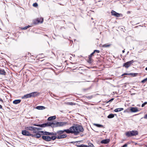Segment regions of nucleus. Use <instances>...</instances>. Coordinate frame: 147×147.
<instances>
[{
    "mask_svg": "<svg viewBox=\"0 0 147 147\" xmlns=\"http://www.w3.org/2000/svg\"><path fill=\"white\" fill-rule=\"evenodd\" d=\"M31 97L30 94H28L26 95H24L22 98H28Z\"/></svg>",
    "mask_w": 147,
    "mask_h": 147,
    "instance_id": "nucleus-18",
    "label": "nucleus"
},
{
    "mask_svg": "<svg viewBox=\"0 0 147 147\" xmlns=\"http://www.w3.org/2000/svg\"><path fill=\"white\" fill-rule=\"evenodd\" d=\"M29 136H31L35 138V134L34 135L32 134H31L30 133L29 135Z\"/></svg>",
    "mask_w": 147,
    "mask_h": 147,
    "instance_id": "nucleus-35",
    "label": "nucleus"
},
{
    "mask_svg": "<svg viewBox=\"0 0 147 147\" xmlns=\"http://www.w3.org/2000/svg\"><path fill=\"white\" fill-rule=\"evenodd\" d=\"M48 125V124L47 123H43L42 124H33V125L34 126H39V127H46Z\"/></svg>",
    "mask_w": 147,
    "mask_h": 147,
    "instance_id": "nucleus-9",
    "label": "nucleus"
},
{
    "mask_svg": "<svg viewBox=\"0 0 147 147\" xmlns=\"http://www.w3.org/2000/svg\"><path fill=\"white\" fill-rule=\"evenodd\" d=\"M66 131L67 134H73L76 135V125L71 127Z\"/></svg>",
    "mask_w": 147,
    "mask_h": 147,
    "instance_id": "nucleus-1",
    "label": "nucleus"
},
{
    "mask_svg": "<svg viewBox=\"0 0 147 147\" xmlns=\"http://www.w3.org/2000/svg\"><path fill=\"white\" fill-rule=\"evenodd\" d=\"M111 13L112 15L116 17H119L120 16V14L116 12L113 10L112 11Z\"/></svg>",
    "mask_w": 147,
    "mask_h": 147,
    "instance_id": "nucleus-10",
    "label": "nucleus"
},
{
    "mask_svg": "<svg viewBox=\"0 0 147 147\" xmlns=\"http://www.w3.org/2000/svg\"><path fill=\"white\" fill-rule=\"evenodd\" d=\"M94 53H95V52H96L97 53H99L100 52V51L99 50H94Z\"/></svg>",
    "mask_w": 147,
    "mask_h": 147,
    "instance_id": "nucleus-41",
    "label": "nucleus"
},
{
    "mask_svg": "<svg viewBox=\"0 0 147 147\" xmlns=\"http://www.w3.org/2000/svg\"><path fill=\"white\" fill-rule=\"evenodd\" d=\"M134 62L133 60H132L131 61H128L126 63H125L123 65V66L126 68H128L131 64Z\"/></svg>",
    "mask_w": 147,
    "mask_h": 147,
    "instance_id": "nucleus-5",
    "label": "nucleus"
},
{
    "mask_svg": "<svg viewBox=\"0 0 147 147\" xmlns=\"http://www.w3.org/2000/svg\"><path fill=\"white\" fill-rule=\"evenodd\" d=\"M80 147H88V146L83 145V144H82L80 146Z\"/></svg>",
    "mask_w": 147,
    "mask_h": 147,
    "instance_id": "nucleus-39",
    "label": "nucleus"
},
{
    "mask_svg": "<svg viewBox=\"0 0 147 147\" xmlns=\"http://www.w3.org/2000/svg\"><path fill=\"white\" fill-rule=\"evenodd\" d=\"M42 138L47 141H49L51 140V137L49 136H43L42 137Z\"/></svg>",
    "mask_w": 147,
    "mask_h": 147,
    "instance_id": "nucleus-7",
    "label": "nucleus"
},
{
    "mask_svg": "<svg viewBox=\"0 0 147 147\" xmlns=\"http://www.w3.org/2000/svg\"><path fill=\"white\" fill-rule=\"evenodd\" d=\"M40 132L42 133V134L46 135H53L54 134L53 133H50L47 131H40Z\"/></svg>",
    "mask_w": 147,
    "mask_h": 147,
    "instance_id": "nucleus-6",
    "label": "nucleus"
},
{
    "mask_svg": "<svg viewBox=\"0 0 147 147\" xmlns=\"http://www.w3.org/2000/svg\"><path fill=\"white\" fill-rule=\"evenodd\" d=\"M123 110V108H119L115 109L114 111L115 112H118L120 111Z\"/></svg>",
    "mask_w": 147,
    "mask_h": 147,
    "instance_id": "nucleus-20",
    "label": "nucleus"
},
{
    "mask_svg": "<svg viewBox=\"0 0 147 147\" xmlns=\"http://www.w3.org/2000/svg\"><path fill=\"white\" fill-rule=\"evenodd\" d=\"M137 144V143H136L135 144V145H136V144Z\"/></svg>",
    "mask_w": 147,
    "mask_h": 147,
    "instance_id": "nucleus-50",
    "label": "nucleus"
},
{
    "mask_svg": "<svg viewBox=\"0 0 147 147\" xmlns=\"http://www.w3.org/2000/svg\"><path fill=\"white\" fill-rule=\"evenodd\" d=\"M30 94L31 97H35L38 95V93L36 92H32Z\"/></svg>",
    "mask_w": 147,
    "mask_h": 147,
    "instance_id": "nucleus-14",
    "label": "nucleus"
},
{
    "mask_svg": "<svg viewBox=\"0 0 147 147\" xmlns=\"http://www.w3.org/2000/svg\"><path fill=\"white\" fill-rule=\"evenodd\" d=\"M125 52V51L124 50L122 51V53H124Z\"/></svg>",
    "mask_w": 147,
    "mask_h": 147,
    "instance_id": "nucleus-47",
    "label": "nucleus"
},
{
    "mask_svg": "<svg viewBox=\"0 0 147 147\" xmlns=\"http://www.w3.org/2000/svg\"><path fill=\"white\" fill-rule=\"evenodd\" d=\"M145 69L146 70H147V67H146V68H145Z\"/></svg>",
    "mask_w": 147,
    "mask_h": 147,
    "instance_id": "nucleus-49",
    "label": "nucleus"
},
{
    "mask_svg": "<svg viewBox=\"0 0 147 147\" xmlns=\"http://www.w3.org/2000/svg\"><path fill=\"white\" fill-rule=\"evenodd\" d=\"M88 147H95L94 145L91 143H89L88 144Z\"/></svg>",
    "mask_w": 147,
    "mask_h": 147,
    "instance_id": "nucleus-29",
    "label": "nucleus"
},
{
    "mask_svg": "<svg viewBox=\"0 0 147 147\" xmlns=\"http://www.w3.org/2000/svg\"><path fill=\"white\" fill-rule=\"evenodd\" d=\"M138 134V131L136 130H133L127 132L125 133L126 136L128 137L133 136H136Z\"/></svg>",
    "mask_w": 147,
    "mask_h": 147,
    "instance_id": "nucleus-2",
    "label": "nucleus"
},
{
    "mask_svg": "<svg viewBox=\"0 0 147 147\" xmlns=\"http://www.w3.org/2000/svg\"><path fill=\"white\" fill-rule=\"evenodd\" d=\"M147 81V78H145V79L142 80V81L141 82L142 83H144L145 82H146Z\"/></svg>",
    "mask_w": 147,
    "mask_h": 147,
    "instance_id": "nucleus-37",
    "label": "nucleus"
},
{
    "mask_svg": "<svg viewBox=\"0 0 147 147\" xmlns=\"http://www.w3.org/2000/svg\"><path fill=\"white\" fill-rule=\"evenodd\" d=\"M67 125L68 123L67 122H57L55 124L57 127H63Z\"/></svg>",
    "mask_w": 147,
    "mask_h": 147,
    "instance_id": "nucleus-4",
    "label": "nucleus"
},
{
    "mask_svg": "<svg viewBox=\"0 0 147 147\" xmlns=\"http://www.w3.org/2000/svg\"><path fill=\"white\" fill-rule=\"evenodd\" d=\"M114 99V98H111V99L108 102H111V101H112Z\"/></svg>",
    "mask_w": 147,
    "mask_h": 147,
    "instance_id": "nucleus-44",
    "label": "nucleus"
},
{
    "mask_svg": "<svg viewBox=\"0 0 147 147\" xmlns=\"http://www.w3.org/2000/svg\"><path fill=\"white\" fill-rule=\"evenodd\" d=\"M43 18H40L39 19H37V20L38 21V23H42L43 22Z\"/></svg>",
    "mask_w": 147,
    "mask_h": 147,
    "instance_id": "nucleus-26",
    "label": "nucleus"
},
{
    "mask_svg": "<svg viewBox=\"0 0 147 147\" xmlns=\"http://www.w3.org/2000/svg\"><path fill=\"white\" fill-rule=\"evenodd\" d=\"M40 130L41 129V128L39 127H34V130Z\"/></svg>",
    "mask_w": 147,
    "mask_h": 147,
    "instance_id": "nucleus-38",
    "label": "nucleus"
},
{
    "mask_svg": "<svg viewBox=\"0 0 147 147\" xmlns=\"http://www.w3.org/2000/svg\"><path fill=\"white\" fill-rule=\"evenodd\" d=\"M130 111L132 112H136L138 111V110L137 107H131L130 109Z\"/></svg>",
    "mask_w": 147,
    "mask_h": 147,
    "instance_id": "nucleus-12",
    "label": "nucleus"
},
{
    "mask_svg": "<svg viewBox=\"0 0 147 147\" xmlns=\"http://www.w3.org/2000/svg\"><path fill=\"white\" fill-rule=\"evenodd\" d=\"M67 135L66 134L58 136L57 137V138L58 139H60L63 138H66L67 137Z\"/></svg>",
    "mask_w": 147,
    "mask_h": 147,
    "instance_id": "nucleus-15",
    "label": "nucleus"
},
{
    "mask_svg": "<svg viewBox=\"0 0 147 147\" xmlns=\"http://www.w3.org/2000/svg\"><path fill=\"white\" fill-rule=\"evenodd\" d=\"M56 118V117L55 116H51V117H49L48 119V120L49 121H51L53 119H55Z\"/></svg>",
    "mask_w": 147,
    "mask_h": 147,
    "instance_id": "nucleus-23",
    "label": "nucleus"
},
{
    "mask_svg": "<svg viewBox=\"0 0 147 147\" xmlns=\"http://www.w3.org/2000/svg\"><path fill=\"white\" fill-rule=\"evenodd\" d=\"M0 100L2 102H3V100L2 99H0Z\"/></svg>",
    "mask_w": 147,
    "mask_h": 147,
    "instance_id": "nucleus-48",
    "label": "nucleus"
},
{
    "mask_svg": "<svg viewBox=\"0 0 147 147\" xmlns=\"http://www.w3.org/2000/svg\"><path fill=\"white\" fill-rule=\"evenodd\" d=\"M6 72L3 69H0V74L1 75H5Z\"/></svg>",
    "mask_w": 147,
    "mask_h": 147,
    "instance_id": "nucleus-22",
    "label": "nucleus"
},
{
    "mask_svg": "<svg viewBox=\"0 0 147 147\" xmlns=\"http://www.w3.org/2000/svg\"><path fill=\"white\" fill-rule=\"evenodd\" d=\"M57 138V137L56 136H52L51 137V140H55Z\"/></svg>",
    "mask_w": 147,
    "mask_h": 147,
    "instance_id": "nucleus-30",
    "label": "nucleus"
},
{
    "mask_svg": "<svg viewBox=\"0 0 147 147\" xmlns=\"http://www.w3.org/2000/svg\"><path fill=\"white\" fill-rule=\"evenodd\" d=\"M33 6L34 7H37L38 6V5L37 3H35L33 4Z\"/></svg>",
    "mask_w": 147,
    "mask_h": 147,
    "instance_id": "nucleus-34",
    "label": "nucleus"
},
{
    "mask_svg": "<svg viewBox=\"0 0 147 147\" xmlns=\"http://www.w3.org/2000/svg\"><path fill=\"white\" fill-rule=\"evenodd\" d=\"M76 135L84 131L83 128L81 125H76Z\"/></svg>",
    "mask_w": 147,
    "mask_h": 147,
    "instance_id": "nucleus-3",
    "label": "nucleus"
},
{
    "mask_svg": "<svg viewBox=\"0 0 147 147\" xmlns=\"http://www.w3.org/2000/svg\"><path fill=\"white\" fill-rule=\"evenodd\" d=\"M94 52H93L89 56V62L90 63L92 59H91V57L94 54Z\"/></svg>",
    "mask_w": 147,
    "mask_h": 147,
    "instance_id": "nucleus-25",
    "label": "nucleus"
},
{
    "mask_svg": "<svg viewBox=\"0 0 147 147\" xmlns=\"http://www.w3.org/2000/svg\"><path fill=\"white\" fill-rule=\"evenodd\" d=\"M40 131H39L38 132V134H35V138H39L40 137H41V135L40 134V133H41V132H40Z\"/></svg>",
    "mask_w": 147,
    "mask_h": 147,
    "instance_id": "nucleus-24",
    "label": "nucleus"
},
{
    "mask_svg": "<svg viewBox=\"0 0 147 147\" xmlns=\"http://www.w3.org/2000/svg\"><path fill=\"white\" fill-rule=\"evenodd\" d=\"M123 146V147H126L127 146V144H125Z\"/></svg>",
    "mask_w": 147,
    "mask_h": 147,
    "instance_id": "nucleus-43",
    "label": "nucleus"
},
{
    "mask_svg": "<svg viewBox=\"0 0 147 147\" xmlns=\"http://www.w3.org/2000/svg\"><path fill=\"white\" fill-rule=\"evenodd\" d=\"M2 106L1 105H0V109H2Z\"/></svg>",
    "mask_w": 147,
    "mask_h": 147,
    "instance_id": "nucleus-46",
    "label": "nucleus"
},
{
    "mask_svg": "<svg viewBox=\"0 0 147 147\" xmlns=\"http://www.w3.org/2000/svg\"><path fill=\"white\" fill-rule=\"evenodd\" d=\"M36 109L38 110H43L45 109V108L43 106H38L36 107Z\"/></svg>",
    "mask_w": 147,
    "mask_h": 147,
    "instance_id": "nucleus-17",
    "label": "nucleus"
},
{
    "mask_svg": "<svg viewBox=\"0 0 147 147\" xmlns=\"http://www.w3.org/2000/svg\"><path fill=\"white\" fill-rule=\"evenodd\" d=\"M144 118L145 119H147V114L144 115Z\"/></svg>",
    "mask_w": 147,
    "mask_h": 147,
    "instance_id": "nucleus-42",
    "label": "nucleus"
},
{
    "mask_svg": "<svg viewBox=\"0 0 147 147\" xmlns=\"http://www.w3.org/2000/svg\"><path fill=\"white\" fill-rule=\"evenodd\" d=\"M111 45V44H105L103 45L102 47H109Z\"/></svg>",
    "mask_w": 147,
    "mask_h": 147,
    "instance_id": "nucleus-28",
    "label": "nucleus"
},
{
    "mask_svg": "<svg viewBox=\"0 0 147 147\" xmlns=\"http://www.w3.org/2000/svg\"><path fill=\"white\" fill-rule=\"evenodd\" d=\"M122 147H123V146H122Z\"/></svg>",
    "mask_w": 147,
    "mask_h": 147,
    "instance_id": "nucleus-51",
    "label": "nucleus"
},
{
    "mask_svg": "<svg viewBox=\"0 0 147 147\" xmlns=\"http://www.w3.org/2000/svg\"><path fill=\"white\" fill-rule=\"evenodd\" d=\"M29 27H30V26H26L24 27L23 28H22V30H25V29H27V28H28Z\"/></svg>",
    "mask_w": 147,
    "mask_h": 147,
    "instance_id": "nucleus-32",
    "label": "nucleus"
},
{
    "mask_svg": "<svg viewBox=\"0 0 147 147\" xmlns=\"http://www.w3.org/2000/svg\"><path fill=\"white\" fill-rule=\"evenodd\" d=\"M22 135L26 136H29L30 132L26 130H22Z\"/></svg>",
    "mask_w": 147,
    "mask_h": 147,
    "instance_id": "nucleus-8",
    "label": "nucleus"
},
{
    "mask_svg": "<svg viewBox=\"0 0 147 147\" xmlns=\"http://www.w3.org/2000/svg\"><path fill=\"white\" fill-rule=\"evenodd\" d=\"M67 130V129H65L63 130H59L57 131V133L59 134H63L64 132H66L67 133L66 131Z\"/></svg>",
    "mask_w": 147,
    "mask_h": 147,
    "instance_id": "nucleus-16",
    "label": "nucleus"
},
{
    "mask_svg": "<svg viewBox=\"0 0 147 147\" xmlns=\"http://www.w3.org/2000/svg\"><path fill=\"white\" fill-rule=\"evenodd\" d=\"M114 117V115L113 114H109V115L107 117L108 118H112Z\"/></svg>",
    "mask_w": 147,
    "mask_h": 147,
    "instance_id": "nucleus-27",
    "label": "nucleus"
},
{
    "mask_svg": "<svg viewBox=\"0 0 147 147\" xmlns=\"http://www.w3.org/2000/svg\"><path fill=\"white\" fill-rule=\"evenodd\" d=\"M21 101L20 100H16L13 101V103L15 104H17L20 103Z\"/></svg>",
    "mask_w": 147,
    "mask_h": 147,
    "instance_id": "nucleus-19",
    "label": "nucleus"
},
{
    "mask_svg": "<svg viewBox=\"0 0 147 147\" xmlns=\"http://www.w3.org/2000/svg\"><path fill=\"white\" fill-rule=\"evenodd\" d=\"M147 104V102H144L143 104H142V107H143L144 106L146 105Z\"/></svg>",
    "mask_w": 147,
    "mask_h": 147,
    "instance_id": "nucleus-33",
    "label": "nucleus"
},
{
    "mask_svg": "<svg viewBox=\"0 0 147 147\" xmlns=\"http://www.w3.org/2000/svg\"><path fill=\"white\" fill-rule=\"evenodd\" d=\"M110 142V140L109 139H107L101 141V143L102 144H107L108 143Z\"/></svg>",
    "mask_w": 147,
    "mask_h": 147,
    "instance_id": "nucleus-13",
    "label": "nucleus"
},
{
    "mask_svg": "<svg viewBox=\"0 0 147 147\" xmlns=\"http://www.w3.org/2000/svg\"><path fill=\"white\" fill-rule=\"evenodd\" d=\"M93 125L98 127H102V128H104V126L103 125L99 124H96V123H94L93 124Z\"/></svg>",
    "mask_w": 147,
    "mask_h": 147,
    "instance_id": "nucleus-21",
    "label": "nucleus"
},
{
    "mask_svg": "<svg viewBox=\"0 0 147 147\" xmlns=\"http://www.w3.org/2000/svg\"><path fill=\"white\" fill-rule=\"evenodd\" d=\"M33 133H35L36 134H38V131L36 130H33Z\"/></svg>",
    "mask_w": 147,
    "mask_h": 147,
    "instance_id": "nucleus-40",
    "label": "nucleus"
},
{
    "mask_svg": "<svg viewBox=\"0 0 147 147\" xmlns=\"http://www.w3.org/2000/svg\"><path fill=\"white\" fill-rule=\"evenodd\" d=\"M130 74L132 76H136L138 74L137 73H131V74Z\"/></svg>",
    "mask_w": 147,
    "mask_h": 147,
    "instance_id": "nucleus-36",
    "label": "nucleus"
},
{
    "mask_svg": "<svg viewBox=\"0 0 147 147\" xmlns=\"http://www.w3.org/2000/svg\"><path fill=\"white\" fill-rule=\"evenodd\" d=\"M124 75H128V74L127 73H125L123 75H122V76Z\"/></svg>",
    "mask_w": 147,
    "mask_h": 147,
    "instance_id": "nucleus-45",
    "label": "nucleus"
},
{
    "mask_svg": "<svg viewBox=\"0 0 147 147\" xmlns=\"http://www.w3.org/2000/svg\"><path fill=\"white\" fill-rule=\"evenodd\" d=\"M25 129L27 130L33 131L34 130V127L32 126H28L26 127Z\"/></svg>",
    "mask_w": 147,
    "mask_h": 147,
    "instance_id": "nucleus-11",
    "label": "nucleus"
},
{
    "mask_svg": "<svg viewBox=\"0 0 147 147\" xmlns=\"http://www.w3.org/2000/svg\"><path fill=\"white\" fill-rule=\"evenodd\" d=\"M67 104L68 105H75L76 104L75 103H73L72 102H67Z\"/></svg>",
    "mask_w": 147,
    "mask_h": 147,
    "instance_id": "nucleus-31",
    "label": "nucleus"
}]
</instances>
